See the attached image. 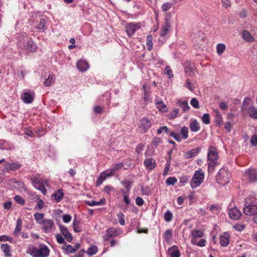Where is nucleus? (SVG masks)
<instances>
[{
    "mask_svg": "<svg viewBox=\"0 0 257 257\" xmlns=\"http://www.w3.org/2000/svg\"><path fill=\"white\" fill-rule=\"evenodd\" d=\"M29 253L33 257H48L50 249L46 244L41 243L38 248L35 246L29 248Z\"/></svg>",
    "mask_w": 257,
    "mask_h": 257,
    "instance_id": "nucleus-1",
    "label": "nucleus"
},
{
    "mask_svg": "<svg viewBox=\"0 0 257 257\" xmlns=\"http://www.w3.org/2000/svg\"><path fill=\"white\" fill-rule=\"evenodd\" d=\"M20 46L22 49L28 52H35L37 50V46L31 38L27 37H23L20 42Z\"/></svg>",
    "mask_w": 257,
    "mask_h": 257,
    "instance_id": "nucleus-2",
    "label": "nucleus"
},
{
    "mask_svg": "<svg viewBox=\"0 0 257 257\" xmlns=\"http://www.w3.org/2000/svg\"><path fill=\"white\" fill-rule=\"evenodd\" d=\"M204 178V174L202 170L200 169L196 170L190 181L191 186L192 188H196L202 183Z\"/></svg>",
    "mask_w": 257,
    "mask_h": 257,
    "instance_id": "nucleus-3",
    "label": "nucleus"
},
{
    "mask_svg": "<svg viewBox=\"0 0 257 257\" xmlns=\"http://www.w3.org/2000/svg\"><path fill=\"white\" fill-rule=\"evenodd\" d=\"M230 177L229 171L225 168H222L218 172L216 179L219 184L224 185L229 183Z\"/></svg>",
    "mask_w": 257,
    "mask_h": 257,
    "instance_id": "nucleus-4",
    "label": "nucleus"
},
{
    "mask_svg": "<svg viewBox=\"0 0 257 257\" xmlns=\"http://www.w3.org/2000/svg\"><path fill=\"white\" fill-rule=\"evenodd\" d=\"M250 101L249 98L244 99L243 102V106L241 109L247 112L250 117L254 119H257V109L255 108L249 102Z\"/></svg>",
    "mask_w": 257,
    "mask_h": 257,
    "instance_id": "nucleus-5",
    "label": "nucleus"
},
{
    "mask_svg": "<svg viewBox=\"0 0 257 257\" xmlns=\"http://www.w3.org/2000/svg\"><path fill=\"white\" fill-rule=\"evenodd\" d=\"M188 128L186 126H183L180 131V135L176 133L171 132L170 136L172 137L178 142H180L182 139L185 140L188 138Z\"/></svg>",
    "mask_w": 257,
    "mask_h": 257,
    "instance_id": "nucleus-6",
    "label": "nucleus"
},
{
    "mask_svg": "<svg viewBox=\"0 0 257 257\" xmlns=\"http://www.w3.org/2000/svg\"><path fill=\"white\" fill-rule=\"evenodd\" d=\"M48 23V18L46 17H40L36 22L35 28L41 32H44L47 29Z\"/></svg>",
    "mask_w": 257,
    "mask_h": 257,
    "instance_id": "nucleus-7",
    "label": "nucleus"
},
{
    "mask_svg": "<svg viewBox=\"0 0 257 257\" xmlns=\"http://www.w3.org/2000/svg\"><path fill=\"white\" fill-rule=\"evenodd\" d=\"M244 176L248 178L249 182H255L257 181V171L253 168H249L245 171Z\"/></svg>",
    "mask_w": 257,
    "mask_h": 257,
    "instance_id": "nucleus-8",
    "label": "nucleus"
},
{
    "mask_svg": "<svg viewBox=\"0 0 257 257\" xmlns=\"http://www.w3.org/2000/svg\"><path fill=\"white\" fill-rule=\"evenodd\" d=\"M218 157V152L216 148L213 146H210L208 149V160L210 161H217Z\"/></svg>",
    "mask_w": 257,
    "mask_h": 257,
    "instance_id": "nucleus-9",
    "label": "nucleus"
},
{
    "mask_svg": "<svg viewBox=\"0 0 257 257\" xmlns=\"http://www.w3.org/2000/svg\"><path fill=\"white\" fill-rule=\"evenodd\" d=\"M245 202V205L243 209L244 213L248 216H253L257 214V206L254 205H247Z\"/></svg>",
    "mask_w": 257,
    "mask_h": 257,
    "instance_id": "nucleus-10",
    "label": "nucleus"
},
{
    "mask_svg": "<svg viewBox=\"0 0 257 257\" xmlns=\"http://www.w3.org/2000/svg\"><path fill=\"white\" fill-rule=\"evenodd\" d=\"M151 121L147 118H143L140 120V131L142 133H146L149 128L151 126Z\"/></svg>",
    "mask_w": 257,
    "mask_h": 257,
    "instance_id": "nucleus-11",
    "label": "nucleus"
},
{
    "mask_svg": "<svg viewBox=\"0 0 257 257\" xmlns=\"http://www.w3.org/2000/svg\"><path fill=\"white\" fill-rule=\"evenodd\" d=\"M32 182L33 185L36 189L40 190L44 195L46 194V189L43 181L36 178L33 179Z\"/></svg>",
    "mask_w": 257,
    "mask_h": 257,
    "instance_id": "nucleus-12",
    "label": "nucleus"
},
{
    "mask_svg": "<svg viewBox=\"0 0 257 257\" xmlns=\"http://www.w3.org/2000/svg\"><path fill=\"white\" fill-rule=\"evenodd\" d=\"M121 232V231L120 229H116L113 227L109 228L106 230L104 239L105 240H107L109 238L113 237L120 234Z\"/></svg>",
    "mask_w": 257,
    "mask_h": 257,
    "instance_id": "nucleus-13",
    "label": "nucleus"
},
{
    "mask_svg": "<svg viewBox=\"0 0 257 257\" xmlns=\"http://www.w3.org/2000/svg\"><path fill=\"white\" fill-rule=\"evenodd\" d=\"M59 228L61 233L64 236L66 240L68 242H71L72 240V235L67 228L61 224L59 225Z\"/></svg>",
    "mask_w": 257,
    "mask_h": 257,
    "instance_id": "nucleus-14",
    "label": "nucleus"
},
{
    "mask_svg": "<svg viewBox=\"0 0 257 257\" xmlns=\"http://www.w3.org/2000/svg\"><path fill=\"white\" fill-rule=\"evenodd\" d=\"M228 213L229 217L234 220L238 219L241 215V212L239 210L235 207H233L232 208L229 209L228 211Z\"/></svg>",
    "mask_w": 257,
    "mask_h": 257,
    "instance_id": "nucleus-15",
    "label": "nucleus"
},
{
    "mask_svg": "<svg viewBox=\"0 0 257 257\" xmlns=\"http://www.w3.org/2000/svg\"><path fill=\"white\" fill-rule=\"evenodd\" d=\"M139 26L138 24L130 23L126 26L125 31L127 35L129 37L132 36L135 32L139 29Z\"/></svg>",
    "mask_w": 257,
    "mask_h": 257,
    "instance_id": "nucleus-16",
    "label": "nucleus"
},
{
    "mask_svg": "<svg viewBox=\"0 0 257 257\" xmlns=\"http://www.w3.org/2000/svg\"><path fill=\"white\" fill-rule=\"evenodd\" d=\"M34 93L30 92H24L21 96V99L26 103H31L34 100Z\"/></svg>",
    "mask_w": 257,
    "mask_h": 257,
    "instance_id": "nucleus-17",
    "label": "nucleus"
},
{
    "mask_svg": "<svg viewBox=\"0 0 257 257\" xmlns=\"http://www.w3.org/2000/svg\"><path fill=\"white\" fill-rule=\"evenodd\" d=\"M9 183L10 186L17 189H23L25 187L23 182L17 181L14 179L10 180Z\"/></svg>",
    "mask_w": 257,
    "mask_h": 257,
    "instance_id": "nucleus-18",
    "label": "nucleus"
},
{
    "mask_svg": "<svg viewBox=\"0 0 257 257\" xmlns=\"http://www.w3.org/2000/svg\"><path fill=\"white\" fill-rule=\"evenodd\" d=\"M168 253L170 257H180V252L176 245H173L168 250Z\"/></svg>",
    "mask_w": 257,
    "mask_h": 257,
    "instance_id": "nucleus-19",
    "label": "nucleus"
},
{
    "mask_svg": "<svg viewBox=\"0 0 257 257\" xmlns=\"http://www.w3.org/2000/svg\"><path fill=\"white\" fill-rule=\"evenodd\" d=\"M42 224H44L43 229L45 232H49L54 225L53 221L51 219H45Z\"/></svg>",
    "mask_w": 257,
    "mask_h": 257,
    "instance_id": "nucleus-20",
    "label": "nucleus"
},
{
    "mask_svg": "<svg viewBox=\"0 0 257 257\" xmlns=\"http://www.w3.org/2000/svg\"><path fill=\"white\" fill-rule=\"evenodd\" d=\"M77 67L80 71H85L89 68L88 63L85 60H80L77 63Z\"/></svg>",
    "mask_w": 257,
    "mask_h": 257,
    "instance_id": "nucleus-21",
    "label": "nucleus"
},
{
    "mask_svg": "<svg viewBox=\"0 0 257 257\" xmlns=\"http://www.w3.org/2000/svg\"><path fill=\"white\" fill-rule=\"evenodd\" d=\"M170 28V23L168 21V19H166V22L164 25L163 26L160 31V36L162 37H164L166 36L167 33L169 32Z\"/></svg>",
    "mask_w": 257,
    "mask_h": 257,
    "instance_id": "nucleus-22",
    "label": "nucleus"
},
{
    "mask_svg": "<svg viewBox=\"0 0 257 257\" xmlns=\"http://www.w3.org/2000/svg\"><path fill=\"white\" fill-rule=\"evenodd\" d=\"M64 194L62 189H58L52 194V197L56 200V202H60L63 198Z\"/></svg>",
    "mask_w": 257,
    "mask_h": 257,
    "instance_id": "nucleus-23",
    "label": "nucleus"
},
{
    "mask_svg": "<svg viewBox=\"0 0 257 257\" xmlns=\"http://www.w3.org/2000/svg\"><path fill=\"white\" fill-rule=\"evenodd\" d=\"M177 106L180 107L183 112H186L189 110L190 106L188 105V102L187 100L181 101L178 100L176 103Z\"/></svg>",
    "mask_w": 257,
    "mask_h": 257,
    "instance_id": "nucleus-24",
    "label": "nucleus"
},
{
    "mask_svg": "<svg viewBox=\"0 0 257 257\" xmlns=\"http://www.w3.org/2000/svg\"><path fill=\"white\" fill-rule=\"evenodd\" d=\"M1 248L6 257H11V246L8 244H2Z\"/></svg>",
    "mask_w": 257,
    "mask_h": 257,
    "instance_id": "nucleus-25",
    "label": "nucleus"
},
{
    "mask_svg": "<svg viewBox=\"0 0 257 257\" xmlns=\"http://www.w3.org/2000/svg\"><path fill=\"white\" fill-rule=\"evenodd\" d=\"M200 149L197 148L196 149H192L189 151H188L184 155L186 159H189L190 158L196 156L200 152Z\"/></svg>",
    "mask_w": 257,
    "mask_h": 257,
    "instance_id": "nucleus-26",
    "label": "nucleus"
},
{
    "mask_svg": "<svg viewBox=\"0 0 257 257\" xmlns=\"http://www.w3.org/2000/svg\"><path fill=\"white\" fill-rule=\"evenodd\" d=\"M21 167V165L17 163H7L5 168L8 171H14L19 169Z\"/></svg>",
    "mask_w": 257,
    "mask_h": 257,
    "instance_id": "nucleus-27",
    "label": "nucleus"
},
{
    "mask_svg": "<svg viewBox=\"0 0 257 257\" xmlns=\"http://www.w3.org/2000/svg\"><path fill=\"white\" fill-rule=\"evenodd\" d=\"M144 165L149 169L152 170L155 167L156 163L155 160L151 158H147L145 160Z\"/></svg>",
    "mask_w": 257,
    "mask_h": 257,
    "instance_id": "nucleus-28",
    "label": "nucleus"
},
{
    "mask_svg": "<svg viewBox=\"0 0 257 257\" xmlns=\"http://www.w3.org/2000/svg\"><path fill=\"white\" fill-rule=\"evenodd\" d=\"M191 131L193 132H198L200 129L199 123L197 120H192L189 125Z\"/></svg>",
    "mask_w": 257,
    "mask_h": 257,
    "instance_id": "nucleus-29",
    "label": "nucleus"
},
{
    "mask_svg": "<svg viewBox=\"0 0 257 257\" xmlns=\"http://www.w3.org/2000/svg\"><path fill=\"white\" fill-rule=\"evenodd\" d=\"M229 235L227 233H224L220 237V244L222 246H226L229 243Z\"/></svg>",
    "mask_w": 257,
    "mask_h": 257,
    "instance_id": "nucleus-30",
    "label": "nucleus"
},
{
    "mask_svg": "<svg viewBox=\"0 0 257 257\" xmlns=\"http://www.w3.org/2000/svg\"><path fill=\"white\" fill-rule=\"evenodd\" d=\"M214 112L215 114V120L216 124L218 126L222 125L223 123V121L221 114L218 110H215Z\"/></svg>",
    "mask_w": 257,
    "mask_h": 257,
    "instance_id": "nucleus-31",
    "label": "nucleus"
},
{
    "mask_svg": "<svg viewBox=\"0 0 257 257\" xmlns=\"http://www.w3.org/2000/svg\"><path fill=\"white\" fill-rule=\"evenodd\" d=\"M55 80V75L53 74H50L48 77L44 81V84L45 86H50L53 85Z\"/></svg>",
    "mask_w": 257,
    "mask_h": 257,
    "instance_id": "nucleus-32",
    "label": "nucleus"
},
{
    "mask_svg": "<svg viewBox=\"0 0 257 257\" xmlns=\"http://www.w3.org/2000/svg\"><path fill=\"white\" fill-rule=\"evenodd\" d=\"M155 104L160 111L162 112H166L167 111V107L163 101H157Z\"/></svg>",
    "mask_w": 257,
    "mask_h": 257,
    "instance_id": "nucleus-33",
    "label": "nucleus"
},
{
    "mask_svg": "<svg viewBox=\"0 0 257 257\" xmlns=\"http://www.w3.org/2000/svg\"><path fill=\"white\" fill-rule=\"evenodd\" d=\"M242 37L246 41L251 42L253 41L254 39L247 30H243L242 32Z\"/></svg>",
    "mask_w": 257,
    "mask_h": 257,
    "instance_id": "nucleus-34",
    "label": "nucleus"
},
{
    "mask_svg": "<svg viewBox=\"0 0 257 257\" xmlns=\"http://www.w3.org/2000/svg\"><path fill=\"white\" fill-rule=\"evenodd\" d=\"M34 217L37 221V222L40 224H42L44 221H45L44 219V213H35L34 214Z\"/></svg>",
    "mask_w": 257,
    "mask_h": 257,
    "instance_id": "nucleus-35",
    "label": "nucleus"
},
{
    "mask_svg": "<svg viewBox=\"0 0 257 257\" xmlns=\"http://www.w3.org/2000/svg\"><path fill=\"white\" fill-rule=\"evenodd\" d=\"M218 164V162L215 161H210V162L208 163V170L209 173H212L214 171L215 167L217 166Z\"/></svg>",
    "mask_w": 257,
    "mask_h": 257,
    "instance_id": "nucleus-36",
    "label": "nucleus"
},
{
    "mask_svg": "<svg viewBox=\"0 0 257 257\" xmlns=\"http://www.w3.org/2000/svg\"><path fill=\"white\" fill-rule=\"evenodd\" d=\"M192 235L194 239L197 237H202L203 236V232L200 230L194 229L192 231Z\"/></svg>",
    "mask_w": 257,
    "mask_h": 257,
    "instance_id": "nucleus-37",
    "label": "nucleus"
},
{
    "mask_svg": "<svg viewBox=\"0 0 257 257\" xmlns=\"http://www.w3.org/2000/svg\"><path fill=\"white\" fill-rule=\"evenodd\" d=\"M179 112V109L178 108H175L168 114V117L169 119L172 120L178 116Z\"/></svg>",
    "mask_w": 257,
    "mask_h": 257,
    "instance_id": "nucleus-38",
    "label": "nucleus"
},
{
    "mask_svg": "<svg viewBox=\"0 0 257 257\" xmlns=\"http://www.w3.org/2000/svg\"><path fill=\"white\" fill-rule=\"evenodd\" d=\"M62 248L63 250H65L67 253H73L75 252V249L73 248V246H72L69 244H65L62 247Z\"/></svg>",
    "mask_w": 257,
    "mask_h": 257,
    "instance_id": "nucleus-39",
    "label": "nucleus"
},
{
    "mask_svg": "<svg viewBox=\"0 0 257 257\" xmlns=\"http://www.w3.org/2000/svg\"><path fill=\"white\" fill-rule=\"evenodd\" d=\"M105 179L106 177L105 176V172H103L102 173H101L98 179L97 180L96 182V186H99L102 183L103 181L105 180Z\"/></svg>",
    "mask_w": 257,
    "mask_h": 257,
    "instance_id": "nucleus-40",
    "label": "nucleus"
},
{
    "mask_svg": "<svg viewBox=\"0 0 257 257\" xmlns=\"http://www.w3.org/2000/svg\"><path fill=\"white\" fill-rule=\"evenodd\" d=\"M79 222L78 220H76L75 219H74L73 222V229L74 231L75 232H79L81 231V228L79 225Z\"/></svg>",
    "mask_w": 257,
    "mask_h": 257,
    "instance_id": "nucleus-41",
    "label": "nucleus"
},
{
    "mask_svg": "<svg viewBox=\"0 0 257 257\" xmlns=\"http://www.w3.org/2000/svg\"><path fill=\"white\" fill-rule=\"evenodd\" d=\"M173 217L172 213L170 211L168 210L164 214V219L167 222H170Z\"/></svg>",
    "mask_w": 257,
    "mask_h": 257,
    "instance_id": "nucleus-42",
    "label": "nucleus"
},
{
    "mask_svg": "<svg viewBox=\"0 0 257 257\" xmlns=\"http://www.w3.org/2000/svg\"><path fill=\"white\" fill-rule=\"evenodd\" d=\"M217 52L218 55L221 54L225 49V46L224 44H218L217 46Z\"/></svg>",
    "mask_w": 257,
    "mask_h": 257,
    "instance_id": "nucleus-43",
    "label": "nucleus"
},
{
    "mask_svg": "<svg viewBox=\"0 0 257 257\" xmlns=\"http://www.w3.org/2000/svg\"><path fill=\"white\" fill-rule=\"evenodd\" d=\"M172 236V230H170V229H167L165 231V234H164V238H165V240L167 242H169L171 240Z\"/></svg>",
    "mask_w": 257,
    "mask_h": 257,
    "instance_id": "nucleus-44",
    "label": "nucleus"
},
{
    "mask_svg": "<svg viewBox=\"0 0 257 257\" xmlns=\"http://www.w3.org/2000/svg\"><path fill=\"white\" fill-rule=\"evenodd\" d=\"M206 242L205 239H201L198 243H196L194 239H192L191 243L194 244H196L198 246L203 247L205 246V242Z\"/></svg>",
    "mask_w": 257,
    "mask_h": 257,
    "instance_id": "nucleus-45",
    "label": "nucleus"
},
{
    "mask_svg": "<svg viewBox=\"0 0 257 257\" xmlns=\"http://www.w3.org/2000/svg\"><path fill=\"white\" fill-rule=\"evenodd\" d=\"M97 252V248L96 246H91L87 249V253L89 255L95 254Z\"/></svg>",
    "mask_w": 257,
    "mask_h": 257,
    "instance_id": "nucleus-46",
    "label": "nucleus"
},
{
    "mask_svg": "<svg viewBox=\"0 0 257 257\" xmlns=\"http://www.w3.org/2000/svg\"><path fill=\"white\" fill-rule=\"evenodd\" d=\"M9 241L10 242H12L13 241V238L10 236H9L7 235H3L0 236V241Z\"/></svg>",
    "mask_w": 257,
    "mask_h": 257,
    "instance_id": "nucleus-47",
    "label": "nucleus"
},
{
    "mask_svg": "<svg viewBox=\"0 0 257 257\" xmlns=\"http://www.w3.org/2000/svg\"><path fill=\"white\" fill-rule=\"evenodd\" d=\"M177 181V180L175 177H169L166 181V183L167 185H174Z\"/></svg>",
    "mask_w": 257,
    "mask_h": 257,
    "instance_id": "nucleus-48",
    "label": "nucleus"
},
{
    "mask_svg": "<svg viewBox=\"0 0 257 257\" xmlns=\"http://www.w3.org/2000/svg\"><path fill=\"white\" fill-rule=\"evenodd\" d=\"M121 184L123 186V187L127 190V193L130 192L131 189V186L132 185V182L130 181H122Z\"/></svg>",
    "mask_w": 257,
    "mask_h": 257,
    "instance_id": "nucleus-49",
    "label": "nucleus"
},
{
    "mask_svg": "<svg viewBox=\"0 0 257 257\" xmlns=\"http://www.w3.org/2000/svg\"><path fill=\"white\" fill-rule=\"evenodd\" d=\"M202 121L206 124L210 122L209 114L208 113H204L202 117Z\"/></svg>",
    "mask_w": 257,
    "mask_h": 257,
    "instance_id": "nucleus-50",
    "label": "nucleus"
},
{
    "mask_svg": "<svg viewBox=\"0 0 257 257\" xmlns=\"http://www.w3.org/2000/svg\"><path fill=\"white\" fill-rule=\"evenodd\" d=\"M117 216L118 218V221L120 225H124L125 224V220L124 219V215L122 212H119L117 214Z\"/></svg>",
    "mask_w": 257,
    "mask_h": 257,
    "instance_id": "nucleus-51",
    "label": "nucleus"
},
{
    "mask_svg": "<svg viewBox=\"0 0 257 257\" xmlns=\"http://www.w3.org/2000/svg\"><path fill=\"white\" fill-rule=\"evenodd\" d=\"M190 103L194 108H199V101L196 98H192L190 101Z\"/></svg>",
    "mask_w": 257,
    "mask_h": 257,
    "instance_id": "nucleus-52",
    "label": "nucleus"
},
{
    "mask_svg": "<svg viewBox=\"0 0 257 257\" xmlns=\"http://www.w3.org/2000/svg\"><path fill=\"white\" fill-rule=\"evenodd\" d=\"M194 70V68L190 64L188 66L185 67V72L190 76L193 74Z\"/></svg>",
    "mask_w": 257,
    "mask_h": 257,
    "instance_id": "nucleus-53",
    "label": "nucleus"
},
{
    "mask_svg": "<svg viewBox=\"0 0 257 257\" xmlns=\"http://www.w3.org/2000/svg\"><path fill=\"white\" fill-rule=\"evenodd\" d=\"M162 132H165L166 133L169 134L170 132V130L168 128V127H167L166 126L160 127L157 130L158 134H161L162 133Z\"/></svg>",
    "mask_w": 257,
    "mask_h": 257,
    "instance_id": "nucleus-54",
    "label": "nucleus"
},
{
    "mask_svg": "<svg viewBox=\"0 0 257 257\" xmlns=\"http://www.w3.org/2000/svg\"><path fill=\"white\" fill-rule=\"evenodd\" d=\"M172 4L170 3H164L162 7L163 11L166 12L170 10L172 7Z\"/></svg>",
    "mask_w": 257,
    "mask_h": 257,
    "instance_id": "nucleus-55",
    "label": "nucleus"
},
{
    "mask_svg": "<svg viewBox=\"0 0 257 257\" xmlns=\"http://www.w3.org/2000/svg\"><path fill=\"white\" fill-rule=\"evenodd\" d=\"M15 200L18 203L21 205H24L25 200L24 199L19 195H16L14 197Z\"/></svg>",
    "mask_w": 257,
    "mask_h": 257,
    "instance_id": "nucleus-56",
    "label": "nucleus"
},
{
    "mask_svg": "<svg viewBox=\"0 0 257 257\" xmlns=\"http://www.w3.org/2000/svg\"><path fill=\"white\" fill-rule=\"evenodd\" d=\"M55 237H56L57 242L59 243H60V244L64 243V244H66L64 238L60 234H56Z\"/></svg>",
    "mask_w": 257,
    "mask_h": 257,
    "instance_id": "nucleus-57",
    "label": "nucleus"
},
{
    "mask_svg": "<svg viewBox=\"0 0 257 257\" xmlns=\"http://www.w3.org/2000/svg\"><path fill=\"white\" fill-rule=\"evenodd\" d=\"M161 143V139L159 137H155L152 142L153 145L158 147L160 143Z\"/></svg>",
    "mask_w": 257,
    "mask_h": 257,
    "instance_id": "nucleus-58",
    "label": "nucleus"
},
{
    "mask_svg": "<svg viewBox=\"0 0 257 257\" xmlns=\"http://www.w3.org/2000/svg\"><path fill=\"white\" fill-rule=\"evenodd\" d=\"M72 217L69 214H64L62 216V219L64 222L68 223L71 220Z\"/></svg>",
    "mask_w": 257,
    "mask_h": 257,
    "instance_id": "nucleus-59",
    "label": "nucleus"
},
{
    "mask_svg": "<svg viewBox=\"0 0 257 257\" xmlns=\"http://www.w3.org/2000/svg\"><path fill=\"white\" fill-rule=\"evenodd\" d=\"M250 143L253 146H257V135H253L250 140Z\"/></svg>",
    "mask_w": 257,
    "mask_h": 257,
    "instance_id": "nucleus-60",
    "label": "nucleus"
},
{
    "mask_svg": "<svg viewBox=\"0 0 257 257\" xmlns=\"http://www.w3.org/2000/svg\"><path fill=\"white\" fill-rule=\"evenodd\" d=\"M38 203H37V206L35 207V208L36 207H37V208H38V209L39 210H41L44 207V203L42 199H41L40 198H39L38 199Z\"/></svg>",
    "mask_w": 257,
    "mask_h": 257,
    "instance_id": "nucleus-61",
    "label": "nucleus"
},
{
    "mask_svg": "<svg viewBox=\"0 0 257 257\" xmlns=\"http://www.w3.org/2000/svg\"><path fill=\"white\" fill-rule=\"evenodd\" d=\"M123 166V163H119V164H115L112 167L111 169L112 170V171H113L115 172L116 170L121 169Z\"/></svg>",
    "mask_w": 257,
    "mask_h": 257,
    "instance_id": "nucleus-62",
    "label": "nucleus"
},
{
    "mask_svg": "<svg viewBox=\"0 0 257 257\" xmlns=\"http://www.w3.org/2000/svg\"><path fill=\"white\" fill-rule=\"evenodd\" d=\"M166 71L165 73L168 75L169 77L171 78L173 76L172 71L170 69V67L167 66L166 68Z\"/></svg>",
    "mask_w": 257,
    "mask_h": 257,
    "instance_id": "nucleus-63",
    "label": "nucleus"
},
{
    "mask_svg": "<svg viewBox=\"0 0 257 257\" xmlns=\"http://www.w3.org/2000/svg\"><path fill=\"white\" fill-rule=\"evenodd\" d=\"M144 201L141 197H137L136 199V203L138 206H142L143 205Z\"/></svg>",
    "mask_w": 257,
    "mask_h": 257,
    "instance_id": "nucleus-64",
    "label": "nucleus"
}]
</instances>
